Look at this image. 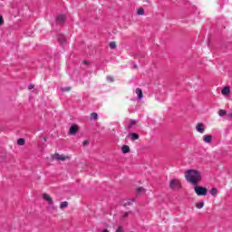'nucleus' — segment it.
<instances>
[{
  "instance_id": "obj_18",
  "label": "nucleus",
  "mask_w": 232,
  "mask_h": 232,
  "mask_svg": "<svg viewBox=\"0 0 232 232\" xmlns=\"http://www.w3.org/2000/svg\"><path fill=\"white\" fill-rule=\"evenodd\" d=\"M196 208L198 209H202V208H204V202L196 203Z\"/></svg>"
},
{
  "instance_id": "obj_20",
  "label": "nucleus",
  "mask_w": 232,
  "mask_h": 232,
  "mask_svg": "<svg viewBox=\"0 0 232 232\" xmlns=\"http://www.w3.org/2000/svg\"><path fill=\"white\" fill-rule=\"evenodd\" d=\"M17 145L18 146H24V139H18Z\"/></svg>"
},
{
  "instance_id": "obj_25",
  "label": "nucleus",
  "mask_w": 232,
  "mask_h": 232,
  "mask_svg": "<svg viewBox=\"0 0 232 232\" xmlns=\"http://www.w3.org/2000/svg\"><path fill=\"white\" fill-rule=\"evenodd\" d=\"M5 24V20L3 19V16H0V26H3Z\"/></svg>"
},
{
  "instance_id": "obj_6",
  "label": "nucleus",
  "mask_w": 232,
  "mask_h": 232,
  "mask_svg": "<svg viewBox=\"0 0 232 232\" xmlns=\"http://www.w3.org/2000/svg\"><path fill=\"white\" fill-rule=\"evenodd\" d=\"M196 130L198 133H204V131H206V125H204V123H198Z\"/></svg>"
},
{
  "instance_id": "obj_28",
  "label": "nucleus",
  "mask_w": 232,
  "mask_h": 232,
  "mask_svg": "<svg viewBox=\"0 0 232 232\" xmlns=\"http://www.w3.org/2000/svg\"><path fill=\"white\" fill-rule=\"evenodd\" d=\"M62 92H70V87L63 88Z\"/></svg>"
},
{
  "instance_id": "obj_15",
  "label": "nucleus",
  "mask_w": 232,
  "mask_h": 232,
  "mask_svg": "<svg viewBox=\"0 0 232 232\" xmlns=\"http://www.w3.org/2000/svg\"><path fill=\"white\" fill-rule=\"evenodd\" d=\"M138 195H142V193H146V189L142 187L137 188Z\"/></svg>"
},
{
  "instance_id": "obj_17",
  "label": "nucleus",
  "mask_w": 232,
  "mask_h": 232,
  "mask_svg": "<svg viewBox=\"0 0 232 232\" xmlns=\"http://www.w3.org/2000/svg\"><path fill=\"white\" fill-rule=\"evenodd\" d=\"M64 208H68V202H67V201H63V202H62V204L60 205V208H61V209H64Z\"/></svg>"
},
{
  "instance_id": "obj_10",
  "label": "nucleus",
  "mask_w": 232,
  "mask_h": 232,
  "mask_svg": "<svg viewBox=\"0 0 232 232\" xmlns=\"http://www.w3.org/2000/svg\"><path fill=\"white\" fill-rule=\"evenodd\" d=\"M135 202V199H123L121 204L124 206V208H127V206H132V204Z\"/></svg>"
},
{
  "instance_id": "obj_11",
  "label": "nucleus",
  "mask_w": 232,
  "mask_h": 232,
  "mask_svg": "<svg viewBox=\"0 0 232 232\" xmlns=\"http://www.w3.org/2000/svg\"><path fill=\"white\" fill-rule=\"evenodd\" d=\"M221 93L222 95H226V96L229 95V93H231V88L229 86L224 87L221 91Z\"/></svg>"
},
{
  "instance_id": "obj_8",
  "label": "nucleus",
  "mask_w": 232,
  "mask_h": 232,
  "mask_svg": "<svg viewBox=\"0 0 232 232\" xmlns=\"http://www.w3.org/2000/svg\"><path fill=\"white\" fill-rule=\"evenodd\" d=\"M202 139L205 144H211V142L213 141V136L211 135H204Z\"/></svg>"
},
{
  "instance_id": "obj_26",
  "label": "nucleus",
  "mask_w": 232,
  "mask_h": 232,
  "mask_svg": "<svg viewBox=\"0 0 232 232\" xmlns=\"http://www.w3.org/2000/svg\"><path fill=\"white\" fill-rule=\"evenodd\" d=\"M116 232H124V228L122 227H119Z\"/></svg>"
},
{
  "instance_id": "obj_32",
  "label": "nucleus",
  "mask_w": 232,
  "mask_h": 232,
  "mask_svg": "<svg viewBox=\"0 0 232 232\" xmlns=\"http://www.w3.org/2000/svg\"><path fill=\"white\" fill-rule=\"evenodd\" d=\"M102 232H110V231H108V229H105V230H103V231H102Z\"/></svg>"
},
{
  "instance_id": "obj_12",
  "label": "nucleus",
  "mask_w": 232,
  "mask_h": 232,
  "mask_svg": "<svg viewBox=\"0 0 232 232\" xmlns=\"http://www.w3.org/2000/svg\"><path fill=\"white\" fill-rule=\"evenodd\" d=\"M64 15L63 14H59L57 17H56V23H58V24H63V23H64Z\"/></svg>"
},
{
  "instance_id": "obj_22",
  "label": "nucleus",
  "mask_w": 232,
  "mask_h": 232,
  "mask_svg": "<svg viewBox=\"0 0 232 232\" xmlns=\"http://www.w3.org/2000/svg\"><path fill=\"white\" fill-rule=\"evenodd\" d=\"M226 111L225 110H219L218 111V115H219V117H225V115H226Z\"/></svg>"
},
{
  "instance_id": "obj_9",
  "label": "nucleus",
  "mask_w": 232,
  "mask_h": 232,
  "mask_svg": "<svg viewBox=\"0 0 232 232\" xmlns=\"http://www.w3.org/2000/svg\"><path fill=\"white\" fill-rule=\"evenodd\" d=\"M135 93L137 95L138 101H140L141 99L144 98V94L142 93V89L137 88L136 91H135Z\"/></svg>"
},
{
  "instance_id": "obj_19",
  "label": "nucleus",
  "mask_w": 232,
  "mask_h": 232,
  "mask_svg": "<svg viewBox=\"0 0 232 232\" xmlns=\"http://www.w3.org/2000/svg\"><path fill=\"white\" fill-rule=\"evenodd\" d=\"M135 124H137V121L136 120H130V124H129V128H133V126H135Z\"/></svg>"
},
{
  "instance_id": "obj_27",
  "label": "nucleus",
  "mask_w": 232,
  "mask_h": 232,
  "mask_svg": "<svg viewBox=\"0 0 232 232\" xmlns=\"http://www.w3.org/2000/svg\"><path fill=\"white\" fill-rule=\"evenodd\" d=\"M107 81H108L109 82H113V77H112V76L107 77Z\"/></svg>"
},
{
  "instance_id": "obj_4",
  "label": "nucleus",
  "mask_w": 232,
  "mask_h": 232,
  "mask_svg": "<svg viewBox=\"0 0 232 232\" xmlns=\"http://www.w3.org/2000/svg\"><path fill=\"white\" fill-rule=\"evenodd\" d=\"M53 160H69L70 157L69 156H64L63 154H54L52 156Z\"/></svg>"
},
{
  "instance_id": "obj_31",
  "label": "nucleus",
  "mask_w": 232,
  "mask_h": 232,
  "mask_svg": "<svg viewBox=\"0 0 232 232\" xmlns=\"http://www.w3.org/2000/svg\"><path fill=\"white\" fill-rule=\"evenodd\" d=\"M88 143H89L88 140H84L83 141V146H86Z\"/></svg>"
},
{
  "instance_id": "obj_2",
  "label": "nucleus",
  "mask_w": 232,
  "mask_h": 232,
  "mask_svg": "<svg viewBox=\"0 0 232 232\" xmlns=\"http://www.w3.org/2000/svg\"><path fill=\"white\" fill-rule=\"evenodd\" d=\"M182 187V183L180 182V179H172L169 181V188L170 189H179Z\"/></svg>"
},
{
  "instance_id": "obj_16",
  "label": "nucleus",
  "mask_w": 232,
  "mask_h": 232,
  "mask_svg": "<svg viewBox=\"0 0 232 232\" xmlns=\"http://www.w3.org/2000/svg\"><path fill=\"white\" fill-rule=\"evenodd\" d=\"M218 193V189L215 188L210 190V194L212 195V197H217Z\"/></svg>"
},
{
  "instance_id": "obj_29",
  "label": "nucleus",
  "mask_w": 232,
  "mask_h": 232,
  "mask_svg": "<svg viewBox=\"0 0 232 232\" xmlns=\"http://www.w3.org/2000/svg\"><path fill=\"white\" fill-rule=\"evenodd\" d=\"M128 215H130V213L125 212V213L121 216V218H126V217H128Z\"/></svg>"
},
{
  "instance_id": "obj_1",
  "label": "nucleus",
  "mask_w": 232,
  "mask_h": 232,
  "mask_svg": "<svg viewBox=\"0 0 232 232\" xmlns=\"http://www.w3.org/2000/svg\"><path fill=\"white\" fill-rule=\"evenodd\" d=\"M185 179L192 186H198V183L202 180V174L197 169H188L185 172Z\"/></svg>"
},
{
  "instance_id": "obj_3",
  "label": "nucleus",
  "mask_w": 232,
  "mask_h": 232,
  "mask_svg": "<svg viewBox=\"0 0 232 232\" xmlns=\"http://www.w3.org/2000/svg\"><path fill=\"white\" fill-rule=\"evenodd\" d=\"M194 189L198 197H206V195H208V188L204 187H198L196 185Z\"/></svg>"
},
{
  "instance_id": "obj_14",
  "label": "nucleus",
  "mask_w": 232,
  "mask_h": 232,
  "mask_svg": "<svg viewBox=\"0 0 232 232\" xmlns=\"http://www.w3.org/2000/svg\"><path fill=\"white\" fill-rule=\"evenodd\" d=\"M130 137L131 140H139V134H137V133H130Z\"/></svg>"
},
{
  "instance_id": "obj_30",
  "label": "nucleus",
  "mask_w": 232,
  "mask_h": 232,
  "mask_svg": "<svg viewBox=\"0 0 232 232\" xmlns=\"http://www.w3.org/2000/svg\"><path fill=\"white\" fill-rule=\"evenodd\" d=\"M28 89H29V90H34V85H29V86H28Z\"/></svg>"
},
{
  "instance_id": "obj_5",
  "label": "nucleus",
  "mask_w": 232,
  "mask_h": 232,
  "mask_svg": "<svg viewBox=\"0 0 232 232\" xmlns=\"http://www.w3.org/2000/svg\"><path fill=\"white\" fill-rule=\"evenodd\" d=\"M78 131H79V126L72 125L69 129V135H76Z\"/></svg>"
},
{
  "instance_id": "obj_23",
  "label": "nucleus",
  "mask_w": 232,
  "mask_h": 232,
  "mask_svg": "<svg viewBox=\"0 0 232 232\" xmlns=\"http://www.w3.org/2000/svg\"><path fill=\"white\" fill-rule=\"evenodd\" d=\"M110 48L111 50H115V48H117V44H115V42H111L110 44Z\"/></svg>"
},
{
  "instance_id": "obj_24",
  "label": "nucleus",
  "mask_w": 232,
  "mask_h": 232,
  "mask_svg": "<svg viewBox=\"0 0 232 232\" xmlns=\"http://www.w3.org/2000/svg\"><path fill=\"white\" fill-rule=\"evenodd\" d=\"M91 117H92V119H94V120H97V118L99 117V115L97 114V112H92V113L91 114Z\"/></svg>"
},
{
  "instance_id": "obj_13",
  "label": "nucleus",
  "mask_w": 232,
  "mask_h": 232,
  "mask_svg": "<svg viewBox=\"0 0 232 232\" xmlns=\"http://www.w3.org/2000/svg\"><path fill=\"white\" fill-rule=\"evenodd\" d=\"M121 151H122V153H130V146H128V145H123V146L121 147Z\"/></svg>"
},
{
  "instance_id": "obj_21",
  "label": "nucleus",
  "mask_w": 232,
  "mask_h": 232,
  "mask_svg": "<svg viewBox=\"0 0 232 232\" xmlns=\"http://www.w3.org/2000/svg\"><path fill=\"white\" fill-rule=\"evenodd\" d=\"M138 15H144V8L140 7L137 11Z\"/></svg>"
},
{
  "instance_id": "obj_7",
  "label": "nucleus",
  "mask_w": 232,
  "mask_h": 232,
  "mask_svg": "<svg viewBox=\"0 0 232 232\" xmlns=\"http://www.w3.org/2000/svg\"><path fill=\"white\" fill-rule=\"evenodd\" d=\"M43 198H44V200L48 202V204H50V206H53V199L52 198V197H50V195L44 193V194H43Z\"/></svg>"
}]
</instances>
